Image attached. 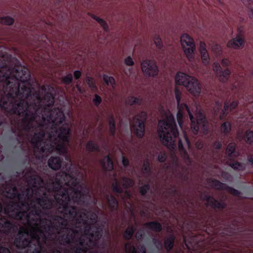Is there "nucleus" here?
Returning a JSON list of instances; mask_svg holds the SVG:
<instances>
[{
	"label": "nucleus",
	"mask_w": 253,
	"mask_h": 253,
	"mask_svg": "<svg viewBox=\"0 0 253 253\" xmlns=\"http://www.w3.org/2000/svg\"><path fill=\"white\" fill-rule=\"evenodd\" d=\"M29 184L35 189H44L46 192H54V206L59 205V211L63 212L66 217H74L76 213L74 207H69L72 201L81 206H86L90 198L89 189L82 183L77 178L73 179L71 185L66 183V187L62 186L60 181L52 179L45 181L40 175L33 174L28 178Z\"/></svg>",
	"instance_id": "obj_1"
},
{
	"label": "nucleus",
	"mask_w": 253,
	"mask_h": 253,
	"mask_svg": "<svg viewBox=\"0 0 253 253\" xmlns=\"http://www.w3.org/2000/svg\"><path fill=\"white\" fill-rule=\"evenodd\" d=\"M65 120V115L61 108L52 109L48 116L50 122L51 131L48 133L47 139L44 140L45 133L44 130L36 132L31 138V143L36 150L48 155L53 152L66 156L67 154L66 145H69L71 128L69 124H62Z\"/></svg>",
	"instance_id": "obj_2"
},
{
	"label": "nucleus",
	"mask_w": 253,
	"mask_h": 253,
	"mask_svg": "<svg viewBox=\"0 0 253 253\" xmlns=\"http://www.w3.org/2000/svg\"><path fill=\"white\" fill-rule=\"evenodd\" d=\"M30 77L24 66H17L12 69L7 66H0V82H3L5 95H35Z\"/></svg>",
	"instance_id": "obj_3"
},
{
	"label": "nucleus",
	"mask_w": 253,
	"mask_h": 253,
	"mask_svg": "<svg viewBox=\"0 0 253 253\" xmlns=\"http://www.w3.org/2000/svg\"><path fill=\"white\" fill-rule=\"evenodd\" d=\"M56 96H0V105L5 110L12 107L14 114L20 116H23L22 123L25 125L26 128H29L30 126L34 121L35 113H29V108L31 105L28 100L32 97H35L38 100H41L44 97V99H51L49 106L53 105Z\"/></svg>",
	"instance_id": "obj_4"
},
{
	"label": "nucleus",
	"mask_w": 253,
	"mask_h": 253,
	"mask_svg": "<svg viewBox=\"0 0 253 253\" xmlns=\"http://www.w3.org/2000/svg\"><path fill=\"white\" fill-rule=\"evenodd\" d=\"M63 234L59 236L58 240L61 245L73 243L75 246L71 248V253H86L91 247H95V242L86 235L80 224L76 228H68L64 230Z\"/></svg>",
	"instance_id": "obj_5"
},
{
	"label": "nucleus",
	"mask_w": 253,
	"mask_h": 253,
	"mask_svg": "<svg viewBox=\"0 0 253 253\" xmlns=\"http://www.w3.org/2000/svg\"><path fill=\"white\" fill-rule=\"evenodd\" d=\"M69 207H74L76 210V215L73 217H67L69 218H76L77 224L81 226L84 225V233L95 242L96 245L98 241L101 238L103 234L104 225H100L97 223V215L91 211L84 210L80 211L75 206L69 205Z\"/></svg>",
	"instance_id": "obj_6"
},
{
	"label": "nucleus",
	"mask_w": 253,
	"mask_h": 253,
	"mask_svg": "<svg viewBox=\"0 0 253 253\" xmlns=\"http://www.w3.org/2000/svg\"><path fill=\"white\" fill-rule=\"evenodd\" d=\"M35 202L40 207L36 205H32V209L28 214L30 217L29 223L37 226L38 222L42 220V216L44 214L43 210H50L54 208V200L47 195L46 192H44L42 195L35 198Z\"/></svg>",
	"instance_id": "obj_7"
},
{
	"label": "nucleus",
	"mask_w": 253,
	"mask_h": 253,
	"mask_svg": "<svg viewBox=\"0 0 253 253\" xmlns=\"http://www.w3.org/2000/svg\"><path fill=\"white\" fill-rule=\"evenodd\" d=\"M158 131L162 142L167 146L171 144L173 141V138L179 135L178 128L173 117L159 121Z\"/></svg>",
	"instance_id": "obj_8"
},
{
	"label": "nucleus",
	"mask_w": 253,
	"mask_h": 253,
	"mask_svg": "<svg viewBox=\"0 0 253 253\" xmlns=\"http://www.w3.org/2000/svg\"><path fill=\"white\" fill-rule=\"evenodd\" d=\"M176 85H182L191 93H200L201 89L198 81L183 72H178L175 78Z\"/></svg>",
	"instance_id": "obj_9"
},
{
	"label": "nucleus",
	"mask_w": 253,
	"mask_h": 253,
	"mask_svg": "<svg viewBox=\"0 0 253 253\" xmlns=\"http://www.w3.org/2000/svg\"><path fill=\"white\" fill-rule=\"evenodd\" d=\"M21 207L18 202L11 201L5 209V213L14 219L21 220L24 218L29 223L30 219L29 214L26 211H22Z\"/></svg>",
	"instance_id": "obj_10"
},
{
	"label": "nucleus",
	"mask_w": 253,
	"mask_h": 253,
	"mask_svg": "<svg viewBox=\"0 0 253 253\" xmlns=\"http://www.w3.org/2000/svg\"><path fill=\"white\" fill-rule=\"evenodd\" d=\"M147 115L145 112L142 111L134 118V124L133 126V128L135 134L138 138H142L144 135L145 124Z\"/></svg>",
	"instance_id": "obj_11"
},
{
	"label": "nucleus",
	"mask_w": 253,
	"mask_h": 253,
	"mask_svg": "<svg viewBox=\"0 0 253 253\" xmlns=\"http://www.w3.org/2000/svg\"><path fill=\"white\" fill-rule=\"evenodd\" d=\"M181 44L184 52L190 61L194 59L193 52L195 50V44L193 39L187 34H183L180 39Z\"/></svg>",
	"instance_id": "obj_12"
},
{
	"label": "nucleus",
	"mask_w": 253,
	"mask_h": 253,
	"mask_svg": "<svg viewBox=\"0 0 253 253\" xmlns=\"http://www.w3.org/2000/svg\"><path fill=\"white\" fill-rule=\"evenodd\" d=\"M30 244L27 247V253H42L43 252V242L41 241L39 234L37 232L31 233V238L30 239Z\"/></svg>",
	"instance_id": "obj_13"
},
{
	"label": "nucleus",
	"mask_w": 253,
	"mask_h": 253,
	"mask_svg": "<svg viewBox=\"0 0 253 253\" xmlns=\"http://www.w3.org/2000/svg\"><path fill=\"white\" fill-rule=\"evenodd\" d=\"M54 208H57L58 212L63 215V216L56 215L53 218L52 222L54 226V230L56 231L57 234H59L61 232H64L67 228L68 224V220H72L74 218L66 217L63 212L59 211V205H55Z\"/></svg>",
	"instance_id": "obj_14"
},
{
	"label": "nucleus",
	"mask_w": 253,
	"mask_h": 253,
	"mask_svg": "<svg viewBox=\"0 0 253 253\" xmlns=\"http://www.w3.org/2000/svg\"><path fill=\"white\" fill-rule=\"evenodd\" d=\"M54 208H57L58 212L63 215V216L56 215L53 218L52 222L54 226V230L56 231L57 234H59L61 232H64L67 228L68 224V220H72L74 218L66 217L63 212L59 211V205H55Z\"/></svg>",
	"instance_id": "obj_15"
},
{
	"label": "nucleus",
	"mask_w": 253,
	"mask_h": 253,
	"mask_svg": "<svg viewBox=\"0 0 253 253\" xmlns=\"http://www.w3.org/2000/svg\"><path fill=\"white\" fill-rule=\"evenodd\" d=\"M4 186L5 187L6 193L9 195V198L11 199H17L19 201L18 203H19L21 206L22 207L26 206L27 204L26 202V199L25 198L23 191L19 193L15 186H13L12 185L7 183V182H5Z\"/></svg>",
	"instance_id": "obj_16"
},
{
	"label": "nucleus",
	"mask_w": 253,
	"mask_h": 253,
	"mask_svg": "<svg viewBox=\"0 0 253 253\" xmlns=\"http://www.w3.org/2000/svg\"><path fill=\"white\" fill-rule=\"evenodd\" d=\"M28 235V232L25 228L22 227L20 228L13 242L17 249H25L30 244V239L26 236Z\"/></svg>",
	"instance_id": "obj_17"
},
{
	"label": "nucleus",
	"mask_w": 253,
	"mask_h": 253,
	"mask_svg": "<svg viewBox=\"0 0 253 253\" xmlns=\"http://www.w3.org/2000/svg\"><path fill=\"white\" fill-rule=\"evenodd\" d=\"M189 116L191 121V128L192 130L195 134H197L199 130V125H202L205 126L206 123V118L202 115H200L199 118L195 119L192 114L190 112V109L186 104H184Z\"/></svg>",
	"instance_id": "obj_18"
},
{
	"label": "nucleus",
	"mask_w": 253,
	"mask_h": 253,
	"mask_svg": "<svg viewBox=\"0 0 253 253\" xmlns=\"http://www.w3.org/2000/svg\"><path fill=\"white\" fill-rule=\"evenodd\" d=\"M210 183L212 185L213 187L216 190H225L231 195L239 197L241 195L240 191L225 183H222L218 180L211 179Z\"/></svg>",
	"instance_id": "obj_19"
},
{
	"label": "nucleus",
	"mask_w": 253,
	"mask_h": 253,
	"mask_svg": "<svg viewBox=\"0 0 253 253\" xmlns=\"http://www.w3.org/2000/svg\"><path fill=\"white\" fill-rule=\"evenodd\" d=\"M141 68L144 74L148 76H154L158 73V69L155 62L144 60L141 63Z\"/></svg>",
	"instance_id": "obj_20"
},
{
	"label": "nucleus",
	"mask_w": 253,
	"mask_h": 253,
	"mask_svg": "<svg viewBox=\"0 0 253 253\" xmlns=\"http://www.w3.org/2000/svg\"><path fill=\"white\" fill-rule=\"evenodd\" d=\"M39 224H42V230H39L41 236H42L43 242H45L47 237L46 234H50L52 230H54V226L52 222L47 219H42V220L38 222V225Z\"/></svg>",
	"instance_id": "obj_21"
},
{
	"label": "nucleus",
	"mask_w": 253,
	"mask_h": 253,
	"mask_svg": "<svg viewBox=\"0 0 253 253\" xmlns=\"http://www.w3.org/2000/svg\"><path fill=\"white\" fill-rule=\"evenodd\" d=\"M202 199L204 201L209 203L210 206L213 209L224 210L226 207V204L222 201H218L213 197L211 196L206 193L202 195Z\"/></svg>",
	"instance_id": "obj_22"
},
{
	"label": "nucleus",
	"mask_w": 253,
	"mask_h": 253,
	"mask_svg": "<svg viewBox=\"0 0 253 253\" xmlns=\"http://www.w3.org/2000/svg\"><path fill=\"white\" fill-rule=\"evenodd\" d=\"M0 229H2L4 234L8 235L15 232L18 227L11 221L5 218H0Z\"/></svg>",
	"instance_id": "obj_23"
},
{
	"label": "nucleus",
	"mask_w": 253,
	"mask_h": 253,
	"mask_svg": "<svg viewBox=\"0 0 253 253\" xmlns=\"http://www.w3.org/2000/svg\"><path fill=\"white\" fill-rule=\"evenodd\" d=\"M213 69L216 75L219 77L220 81L225 82L228 79L230 74L229 69H226L222 71L219 64L218 63H213Z\"/></svg>",
	"instance_id": "obj_24"
},
{
	"label": "nucleus",
	"mask_w": 253,
	"mask_h": 253,
	"mask_svg": "<svg viewBox=\"0 0 253 253\" xmlns=\"http://www.w3.org/2000/svg\"><path fill=\"white\" fill-rule=\"evenodd\" d=\"M63 159L59 156H51L48 161L49 167L53 170L59 169L62 165Z\"/></svg>",
	"instance_id": "obj_25"
},
{
	"label": "nucleus",
	"mask_w": 253,
	"mask_h": 253,
	"mask_svg": "<svg viewBox=\"0 0 253 253\" xmlns=\"http://www.w3.org/2000/svg\"><path fill=\"white\" fill-rule=\"evenodd\" d=\"M244 45V40L242 36L240 35H238L235 38L233 39L227 43V46L234 48L238 49L242 47Z\"/></svg>",
	"instance_id": "obj_26"
},
{
	"label": "nucleus",
	"mask_w": 253,
	"mask_h": 253,
	"mask_svg": "<svg viewBox=\"0 0 253 253\" xmlns=\"http://www.w3.org/2000/svg\"><path fill=\"white\" fill-rule=\"evenodd\" d=\"M106 199L107 201L109 209L112 212L118 211L119 202L115 196L113 195H106Z\"/></svg>",
	"instance_id": "obj_27"
},
{
	"label": "nucleus",
	"mask_w": 253,
	"mask_h": 253,
	"mask_svg": "<svg viewBox=\"0 0 253 253\" xmlns=\"http://www.w3.org/2000/svg\"><path fill=\"white\" fill-rule=\"evenodd\" d=\"M100 163L105 171H112L114 169L113 161L109 155L104 156Z\"/></svg>",
	"instance_id": "obj_28"
},
{
	"label": "nucleus",
	"mask_w": 253,
	"mask_h": 253,
	"mask_svg": "<svg viewBox=\"0 0 253 253\" xmlns=\"http://www.w3.org/2000/svg\"><path fill=\"white\" fill-rule=\"evenodd\" d=\"M199 51L203 63L206 65H208L209 63V55L206 48V44L203 42L200 43Z\"/></svg>",
	"instance_id": "obj_29"
},
{
	"label": "nucleus",
	"mask_w": 253,
	"mask_h": 253,
	"mask_svg": "<svg viewBox=\"0 0 253 253\" xmlns=\"http://www.w3.org/2000/svg\"><path fill=\"white\" fill-rule=\"evenodd\" d=\"M175 237L173 234L169 235L165 239L164 245L167 253H170L174 245Z\"/></svg>",
	"instance_id": "obj_30"
},
{
	"label": "nucleus",
	"mask_w": 253,
	"mask_h": 253,
	"mask_svg": "<svg viewBox=\"0 0 253 253\" xmlns=\"http://www.w3.org/2000/svg\"><path fill=\"white\" fill-rule=\"evenodd\" d=\"M146 228L156 232H160L162 230V224L157 221H150L145 224Z\"/></svg>",
	"instance_id": "obj_31"
},
{
	"label": "nucleus",
	"mask_w": 253,
	"mask_h": 253,
	"mask_svg": "<svg viewBox=\"0 0 253 253\" xmlns=\"http://www.w3.org/2000/svg\"><path fill=\"white\" fill-rule=\"evenodd\" d=\"M126 248L130 253H146V248L144 245L139 246L138 248L139 251H138L133 245L130 246L128 244H126Z\"/></svg>",
	"instance_id": "obj_32"
},
{
	"label": "nucleus",
	"mask_w": 253,
	"mask_h": 253,
	"mask_svg": "<svg viewBox=\"0 0 253 253\" xmlns=\"http://www.w3.org/2000/svg\"><path fill=\"white\" fill-rule=\"evenodd\" d=\"M136 229L135 226L133 225L129 226L124 232L123 235L124 239L127 241L130 240L132 238Z\"/></svg>",
	"instance_id": "obj_33"
},
{
	"label": "nucleus",
	"mask_w": 253,
	"mask_h": 253,
	"mask_svg": "<svg viewBox=\"0 0 253 253\" xmlns=\"http://www.w3.org/2000/svg\"><path fill=\"white\" fill-rule=\"evenodd\" d=\"M85 147L89 152H99L100 151L99 146L92 140H89L87 142Z\"/></svg>",
	"instance_id": "obj_34"
},
{
	"label": "nucleus",
	"mask_w": 253,
	"mask_h": 253,
	"mask_svg": "<svg viewBox=\"0 0 253 253\" xmlns=\"http://www.w3.org/2000/svg\"><path fill=\"white\" fill-rule=\"evenodd\" d=\"M109 126L110 135L114 137L116 133V122L113 115H111L110 117Z\"/></svg>",
	"instance_id": "obj_35"
},
{
	"label": "nucleus",
	"mask_w": 253,
	"mask_h": 253,
	"mask_svg": "<svg viewBox=\"0 0 253 253\" xmlns=\"http://www.w3.org/2000/svg\"><path fill=\"white\" fill-rule=\"evenodd\" d=\"M238 105V102L236 101H232L229 105L227 102H225L223 107L224 113L227 112L228 110L232 111L234 110Z\"/></svg>",
	"instance_id": "obj_36"
},
{
	"label": "nucleus",
	"mask_w": 253,
	"mask_h": 253,
	"mask_svg": "<svg viewBox=\"0 0 253 253\" xmlns=\"http://www.w3.org/2000/svg\"><path fill=\"white\" fill-rule=\"evenodd\" d=\"M103 80L107 86H110L113 88L115 87V81L113 77L104 75Z\"/></svg>",
	"instance_id": "obj_37"
},
{
	"label": "nucleus",
	"mask_w": 253,
	"mask_h": 253,
	"mask_svg": "<svg viewBox=\"0 0 253 253\" xmlns=\"http://www.w3.org/2000/svg\"><path fill=\"white\" fill-rule=\"evenodd\" d=\"M112 188L113 192L116 194H121L124 193L123 188L121 187L120 183L117 181H116L115 182L113 183L112 185Z\"/></svg>",
	"instance_id": "obj_38"
},
{
	"label": "nucleus",
	"mask_w": 253,
	"mask_h": 253,
	"mask_svg": "<svg viewBox=\"0 0 253 253\" xmlns=\"http://www.w3.org/2000/svg\"><path fill=\"white\" fill-rule=\"evenodd\" d=\"M236 145L234 143H229L226 150V155L229 157H231L235 151Z\"/></svg>",
	"instance_id": "obj_39"
},
{
	"label": "nucleus",
	"mask_w": 253,
	"mask_h": 253,
	"mask_svg": "<svg viewBox=\"0 0 253 253\" xmlns=\"http://www.w3.org/2000/svg\"><path fill=\"white\" fill-rule=\"evenodd\" d=\"M142 103L141 99L139 98L135 97V96H129L127 100V103L130 105L134 104L141 105Z\"/></svg>",
	"instance_id": "obj_40"
},
{
	"label": "nucleus",
	"mask_w": 253,
	"mask_h": 253,
	"mask_svg": "<svg viewBox=\"0 0 253 253\" xmlns=\"http://www.w3.org/2000/svg\"><path fill=\"white\" fill-rule=\"evenodd\" d=\"M245 139L247 143L251 144L253 143V131L247 130L245 134Z\"/></svg>",
	"instance_id": "obj_41"
},
{
	"label": "nucleus",
	"mask_w": 253,
	"mask_h": 253,
	"mask_svg": "<svg viewBox=\"0 0 253 253\" xmlns=\"http://www.w3.org/2000/svg\"><path fill=\"white\" fill-rule=\"evenodd\" d=\"M229 165L235 170H242L244 169V164L238 162H231Z\"/></svg>",
	"instance_id": "obj_42"
},
{
	"label": "nucleus",
	"mask_w": 253,
	"mask_h": 253,
	"mask_svg": "<svg viewBox=\"0 0 253 253\" xmlns=\"http://www.w3.org/2000/svg\"><path fill=\"white\" fill-rule=\"evenodd\" d=\"M221 129L223 133L227 134L231 130V124L229 122H225L221 126Z\"/></svg>",
	"instance_id": "obj_43"
},
{
	"label": "nucleus",
	"mask_w": 253,
	"mask_h": 253,
	"mask_svg": "<svg viewBox=\"0 0 253 253\" xmlns=\"http://www.w3.org/2000/svg\"><path fill=\"white\" fill-rule=\"evenodd\" d=\"M123 181V186L125 187V188H127V187H131L134 184V182H133V181L129 178H128L127 177H126V176H124L122 177V178Z\"/></svg>",
	"instance_id": "obj_44"
},
{
	"label": "nucleus",
	"mask_w": 253,
	"mask_h": 253,
	"mask_svg": "<svg viewBox=\"0 0 253 253\" xmlns=\"http://www.w3.org/2000/svg\"><path fill=\"white\" fill-rule=\"evenodd\" d=\"M142 169L145 173H148L151 172L150 164L149 159H147L144 161L142 166Z\"/></svg>",
	"instance_id": "obj_45"
},
{
	"label": "nucleus",
	"mask_w": 253,
	"mask_h": 253,
	"mask_svg": "<svg viewBox=\"0 0 253 253\" xmlns=\"http://www.w3.org/2000/svg\"><path fill=\"white\" fill-rule=\"evenodd\" d=\"M150 190V185L149 184H145L140 187L139 192L142 196H144Z\"/></svg>",
	"instance_id": "obj_46"
},
{
	"label": "nucleus",
	"mask_w": 253,
	"mask_h": 253,
	"mask_svg": "<svg viewBox=\"0 0 253 253\" xmlns=\"http://www.w3.org/2000/svg\"><path fill=\"white\" fill-rule=\"evenodd\" d=\"M13 19L10 17H4L0 18V23L2 24L11 25L13 23Z\"/></svg>",
	"instance_id": "obj_47"
},
{
	"label": "nucleus",
	"mask_w": 253,
	"mask_h": 253,
	"mask_svg": "<svg viewBox=\"0 0 253 253\" xmlns=\"http://www.w3.org/2000/svg\"><path fill=\"white\" fill-rule=\"evenodd\" d=\"M93 19H95L103 28L105 31H107L108 29V26L103 19L97 17L96 16H94L93 17Z\"/></svg>",
	"instance_id": "obj_48"
},
{
	"label": "nucleus",
	"mask_w": 253,
	"mask_h": 253,
	"mask_svg": "<svg viewBox=\"0 0 253 253\" xmlns=\"http://www.w3.org/2000/svg\"><path fill=\"white\" fill-rule=\"evenodd\" d=\"M24 195L26 200L29 199L33 195V190L30 188H27L23 190Z\"/></svg>",
	"instance_id": "obj_49"
},
{
	"label": "nucleus",
	"mask_w": 253,
	"mask_h": 253,
	"mask_svg": "<svg viewBox=\"0 0 253 253\" xmlns=\"http://www.w3.org/2000/svg\"><path fill=\"white\" fill-rule=\"evenodd\" d=\"M183 114L182 111L180 109H179L176 114V117L177 122L180 126L183 124Z\"/></svg>",
	"instance_id": "obj_50"
},
{
	"label": "nucleus",
	"mask_w": 253,
	"mask_h": 253,
	"mask_svg": "<svg viewBox=\"0 0 253 253\" xmlns=\"http://www.w3.org/2000/svg\"><path fill=\"white\" fill-rule=\"evenodd\" d=\"M167 159L166 153L164 152H160L158 157V161L160 163L165 162Z\"/></svg>",
	"instance_id": "obj_51"
},
{
	"label": "nucleus",
	"mask_w": 253,
	"mask_h": 253,
	"mask_svg": "<svg viewBox=\"0 0 253 253\" xmlns=\"http://www.w3.org/2000/svg\"><path fill=\"white\" fill-rule=\"evenodd\" d=\"M73 76L71 74H69L63 78V82L66 84H69L71 83Z\"/></svg>",
	"instance_id": "obj_52"
},
{
	"label": "nucleus",
	"mask_w": 253,
	"mask_h": 253,
	"mask_svg": "<svg viewBox=\"0 0 253 253\" xmlns=\"http://www.w3.org/2000/svg\"><path fill=\"white\" fill-rule=\"evenodd\" d=\"M182 157L183 159L185 161V162L190 163L191 162V160L186 150H184V151H182Z\"/></svg>",
	"instance_id": "obj_53"
},
{
	"label": "nucleus",
	"mask_w": 253,
	"mask_h": 253,
	"mask_svg": "<svg viewBox=\"0 0 253 253\" xmlns=\"http://www.w3.org/2000/svg\"><path fill=\"white\" fill-rule=\"evenodd\" d=\"M154 41L156 46L158 48H161L162 43L161 39L159 38V37L158 36H156L154 37Z\"/></svg>",
	"instance_id": "obj_54"
},
{
	"label": "nucleus",
	"mask_w": 253,
	"mask_h": 253,
	"mask_svg": "<svg viewBox=\"0 0 253 253\" xmlns=\"http://www.w3.org/2000/svg\"><path fill=\"white\" fill-rule=\"evenodd\" d=\"M86 82L90 87L94 88L95 87L94 81L93 78L87 77L86 78Z\"/></svg>",
	"instance_id": "obj_55"
},
{
	"label": "nucleus",
	"mask_w": 253,
	"mask_h": 253,
	"mask_svg": "<svg viewBox=\"0 0 253 253\" xmlns=\"http://www.w3.org/2000/svg\"><path fill=\"white\" fill-rule=\"evenodd\" d=\"M144 235V232L142 230H139L135 234V238L138 240H141Z\"/></svg>",
	"instance_id": "obj_56"
},
{
	"label": "nucleus",
	"mask_w": 253,
	"mask_h": 253,
	"mask_svg": "<svg viewBox=\"0 0 253 253\" xmlns=\"http://www.w3.org/2000/svg\"><path fill=\"white\" fill-rule=\"evenodd\" d=\"M153 242L155 247L158 250H160L162 249V244L159 240L156 239H154Z\"/></svg>",
	"instance_id": "obj_57"
},
{
	"label": "nucleus",
	"mask_w": 253,
	"mask_h": 253,
	"mask_svg": "<svg viewBox=\"0 0 253 253\" xmlns=\"http://www.w3.org/2000/svg\"><path fill=\"white\" fill-rule=\"evenodd\" d=\"M93 101L96 106H98L102 101L101 96H95V98L93 99Z\"/></svg>",
	"instance_id": "obj_58"
},
{
	"label": "nucleus",
	"mask_w": 253,
	"mask_h": 253,
	"mask_svg": "<svg viewBox=\"0 0 253 253\" xmlns=\"http://www.w3.org/2000/svg\"><path fill=\"white\" fill-rule=\"evenodd\" d=\"M212 145H213V147L216 150L220 149L222 147V144H221V142H220L219 141H215L213 143Z\"/></svg>",
	"instance_id": "obj_59"
},
{
	"label": "nucleus",
	"mask_w": 253,
	"mask_h": 253,
	"mask_svg": "<svg viewBox=\"0 0 253 253\" xmlns=\"http://www.w3.org/2000/svg\"><path fill=\"white\" fill-rule=\"evenodd\" d=\"M224 232H228V233H226L225 234L226 235H229V236L231 235L233 233V231H232V230L230 228V225H227V227L226 228H225Z\"/></svg>",
	"instance_id": "obj_60"
},
{
	"label": "nucleus",
	"mask_w": 253,
	"mask_h": 253,
	"mask_svg": "<svg viewBox=\"0 0 253 253\" xmlns=\"http://www.w3.org/2000/svg\"><path fill=\"white\" fill-rule=\"evenodd\" d=\"M122 164L124 167L126 168L129 166V162L128 160L125 157H123L122 159Z\"/></svg>",
	"instance_id": "obj_61"
},
{
	"label": "nucleus",
	"mask_w": 253,
	"mask_h": 253,
	"mask_svg": "<svg viewBox=\"0 0 253 253\" xmlns=\"http://www.w3.org/2000/svg\"><path fill=\"white\" fill-rule=\"evenodd\" d=\"M125 63L128 66L132 65L133 61L130 57H128L125 59Z\"/></svg>",
	"instance_id": "obj_62"
},
{
	"label": "nucleus",
	"mask_w": 253,
	"mask_h": 253,
	"mask_svg": "<svg viewBox=\"0 0 253 253\" xmlns=\"http://www.w3.org/2000/svg\"><path fill=\"white\" fill-rule=\"evenodd\" d=\"M221 64L223 67L227 66L229 64V61L227 59H224L222 60Z\"/></svg>",
	"instance_id": "obj_63"
},
{
	"label": "nucleus",
	"mask_w": 253,
	"mask_h": 253,
	"mask_svg": "<svg viewBox=\"0 0 253 253\" xmlns=\"http://www.w3.org/2000/svg\"><path fill=\"white\" fill-rule=\"evenodd\" d=\"M74 75L75 78L76 79H78L80 77V76L81 75V72L78 70L75 71L74 73Z\"/></svg>",
	"instance_id": "obj_64"
}]
</instances>
